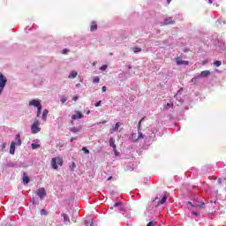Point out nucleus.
I'll use <instances>...</instances> for the list:
<instances>
[{
    "label": "nucleus",
    "mask_w": 226,
    "mask_h": 226,
    "mask_svg": "<svg viewBox=\"0 0 226 226\" xmlns=\"http://www.w3.org/2000/svg\"><path fill=\"white\" fill-rule=\"evenodd\" d=\"M63 167V159L60 157H54L51 159V166L55 170H57L58 166Z\"/></svg>",
    "instance_id": "obj_1"
},
{
    "label": "nucleus",
    "mask_w": 226,
    "mask_h": 226,
    "mask_svg": "<svg viewBox=\"0 0 226 226\" xmlns=\"http://www.w3.org/2000/svg\"><path fill=\"white\" fill-rule=\"evenodd\" d=\"M31 130H32V133L34 134L40 133L41 129L40 128V121H38V119H35L34 121V124L31 126Z\"/></svg>",
    "instance_id": "obj_2"
},
{
    "label": "nucleus",
    "mask_w": 226,
    "mask_h": 226,
    "mask_svg": "<svg viewBox=\"0 0 226 226\" xmlns=\"http://www.w3.org/2000/svg\"><path fill=\"white\" fill-rule=\"evenodd\" d=\"M175 61H176L177 66H181V65L188 66V64H190V62H189V61H185V60H183L182 55H181L180 56H177V57L175 58Z\"/></svg>",
    "instance_id": "obj_3"
},
{
    "label": "nucleus",
    "mask_w": 226,
    "mask_h": 226,
    "mask_svg": "<svg viewBox=\"0 0 226 226\" xmlns=\"http://www.w3.org/2000/svg\"><path fill=\"white\" fill-rule=\"evenodd\" d=\"M121 126H123V123L117 122V123L113 126V128H111V129L109 130V133H116V132H118V131H119V128H121Z\"/></svg>",
    "instance_id": "obj_4"
},
{
    "label": "nucleus",
    "mask_w": 226,
    "mask_h": 226,
    "mask_svg": "<svg viewBox=\"0 0 226 226\" xmlns=\"http://www.w3.org/2000/svg\"><path fill=\"white\" fill-rule=\"evenodd\" d=\"M29 107H36L37 109L41 107V102L38 100H32L28 103Z\"/></svg>",
    "instance_id": "obj_5"
},
{
    "label": "nucleus",
    "mask_w": 226,
    "mask_h": 226,
    "mask_svg": "<svg viewBox=\"0 0 226 226\" xmlns=\"http://www.w3.org/2000/svg\"><path fill=\"white\" fill-rule=\"evenodd\" d=\"M37 195L40 197V199H43V197L47 196V192L45 191V188L41 187L39 188L37 191Z\"/></svg>",
    "instance_id": "obj_6"
},
{
    "label": "nucleus",
    "mask_w": 226,
    "mask_h": 226,
    "mask_svg": "<svg viewBox=\"0 0 226 226\" xmlns=\"http://www.w3.org/2000/svg\"><path fill=\"white\" fill-rule=\"evenodd\" d=\"M176 24V21H174V18L169 17L164 19V26H172Z\"/></svg>",
    "instance_id": "obj_7"
},
{
    "label": "nucleus",
    "mask_w": 226,
    "mask_h": 226,
    "mask_svg": "<svg viewBox=\"0 0 226 226\" xmlns=\"http://www.w3.org/2000/svg\"><path fill=\"white\" fill-rule=\"evenodd\" d=\"M82 117H84V115H82L80 111H75V114L72 115V119L77 120L82 119Z\"/></svg>",
    "instance_id": "obj_8"
},
{
    "label": "nucleus",
    "mask_w": 226,
    "mask_h": 226,
    "mask_svg": "<svg viewBox=\"0 0 226 226\" xmlns=\"http://www.w3.org/2000/svg\"><path fill=\"white\" fill-rule=\"evenodd\" d=\"M129 140H131V142H137V140H139V135H137V133H132Z\"/></svg>",
    "instance_id": "obj_9"
},
{
    "label": "nucleus",
    "mask_w": 226,
    "mask_h": 226,
    "mask_svg": "<svg viewBox=\"0 0 226 226\" xmlns=\"http://www.w3.org/2000/svg\"><path fill=\"white\" fill-rule=\"evenodd\" d=\"M109 146L110 147H113V151H117L116 139H114V138H110Z\"/></svg>",
    "instance_id": "obj_10"
},
{
    "label": "nucleus",
    "mask_w": 226,
    "mask_h": 226,
    "mask_svg": "<svg viewBox=\"0 0 226 226\" xmlns=\"http://www.w3.org/2000/svg\"><path fill=\"white\" fill-rule=\"evenodd\" d=\"M97 29H98V24L96 23V21H92L90 26V31L94 32V31H96Z\"/></svg>",
    "instance_id": "obj_11"
},
{
    "label": "nucleus",
    "mask_w": 226,
    "mask_h": 226,
    "mask_svg": "<svg viewBox=\"0 0 226 226\" xmlns=\"http://www.w3.org/2000/svg\"><path fill=\"white\" fill-rule=\"evenodd\" d=\"M61 216L64 217V223H65V225H68V223H70V217L68 216V215L63 213L61 214Z\"/></svg>",
    "instance_id": "obj_12"
},
{
    "label": "nucleus",
    "mask_w": 226,
    "mask_h": 226,
    "mask_svg": "<svg viewBox=\"0 0 226 226\" xmlns=\"http://www.w3.org/2000/svg\"><path fill=\"white\" fill-rule=\"evenodd\" d=\"M29 176H27V173L24 172L23 173V183L24 185L29 184Z\"/></svg>",
    "instance_id": "obj_13"
},
{
    "label": "nucleus",
    "mask_w": 226,
    "mask_h": 226,
    "mask_svg": "<svg viewBox=\"0 0 226 226\" xmlns=\"http://www.w3.org/2000/svg\"><path fill=\"white\" fill-rule=\"evenodd\" d=\"M16 146H22V139H20V134L16 135Z\"/></svg>",
    "instance_id": "obj_14"
},
{
    "label": "nucleus",
    "mask_w": 226,
    "mask_h": 226,
    "mask_svg": "<svg viewBox=\"0 0 226 226\" xmlns=\"http://www.w3.org/2000/svg\"><path fill=\"white\" fill-rule=\"evenodd\" d=\"M15 146H16V143L12 141L11 143V147H10V154H15Z\"/></svg>",
    "instance_id": "obj_15"
},
{
    "label": "nucleus",
    "mask_w": 226,
    "mask_h": 226,
    "mask_svg": "<svg viewBox=\"0 0 226 226\" xmlns=\"http://www.w3.org/2000/svg\"><path fill=\"white\" fill-rule=\"evenodd\" d=\"M80 130H82L81 126H79V127H72V128L70 129V131L72 133H79V132H80Z\"/></svg>",
    "instance_id": "obj_16"
},
{
    "label": "nucleus",
    "mask_w": 226,
    "mask_h": 226,
    "mask_svg": "<svg viewBox=\"0 0 226 226\" xmlns=\"http://www.w3.org/2000/svg\"><path fill=\"white\" fill-rule=\"evenodd\" d=\"M211 75V72L209 71H203L200 72V77H209Z\"/></svg>",
    "instance_id": "obj_17"
},
{
    "label": "nucleus",
    "mask_w": 226,
    "mask_h": 226,
    "mask_svg": "<svg viewBox=\"0 0 226 226\" xmlns=\"http://www.w3.org/2000/svg\"><path fill=\"white\" fill-rule=\"evenodd\" d=\"M47 116H49V109H44L41 117L43 121H47Z\"/></svg>",
    "instance_id": "obj_18"
},
{
    "label": "nucleus",
    "mask_w": 226,
    "mask_h": 226,
    "mask_svg": "<svg viewBox=\"0 0 226 226\" xmlns=\"http://www.w3.org/2000/svg\"><path fill=\"white\" fill-rule=\"evenodd\" d=\"M77 75H79V73H77V72L72 71L68 79H75L77 77Z\"/></svg>",
    "instance_id": "obj_19"
},
{
    "label": "nucleus",
    "mask_w": 226,
    "mask_h": 226,
    "mask_svg": "<svg viewBox=\"0 0 226 226\" xmlns=\"http://www.w3.org/2000/svg\"><path fill=\"white\" fill-rule=\"evenodd\" d=\"M144 119H146V117H142L139 122L138 123V131L140 132V130H142L141 126H142V123L144 121Z\"/></svg>",
    "instance_id": "obj_20"
},
{
    "label": "nucleus",
    "mask_w": 226,
    "mask_h": 226,
    "mask_svg": "<svg viewBox=\"0 0 226 226\" xmlns=\"http://www.w3.org/2000/svg\"><path fill=\"white\" fill-rule=\"evenodd\" d=\"M164 202H167V195L163 194L162 200L159 201L158 206L163 204Z\"/></svg>",
    "instance_id": "obj_21"
},
{
    "label": "nucleus",
    "mask_w": 226,
    "mask_h": 226,
    "mask_svg": "<svg viewBox=\"0 0 226 226\" xmlns=\"http://www.w3.org/2000/svg\"><path fill=\"white\" fill-rule=\"evenodd\" d=\"M132 51L134 52V54H139V52H142V48L134 47L132 49Z\"/></svg>",
    "instance_id": "obj_22"
},
{
    "label": "nucleus",
    "mask_w": 226,
    "mask_h": 226,
    "mask_svg": "<svg viewBox=\"0 0 226 226\" xmlns=\"http://www.w3.org/2000/svg\"><path fill=\"white\" fill-rule=\"evenodd\" d=\"M138 139L139 140H142V139H144V134H142V130L138 131Z\"/></svg>",
    "instance_id": "obj_23"
},
{
    "label": "nucleus",
    "mask_w": 226,
    "mask_h": 226,
    "mask_svg": "<svg viewBox=\"0 0 226 226\" xmlns=\"http://www.w3.org/2000/svg\"><path fill=\"white\" fill-rule=\"evenodd\" d=\"M174 107V103L172 102H168L165 106L166 110H169V109H172Z\"/></svg>",
    "instance_id": "obj_24"
},
{
    "label": "nucleus",
    "mask_w": 226,
    "mask_h": 226,
    "mask_svg": "<svg viewBox=\"0 0 226 226\" xmlns=\"http://www.w3.org/2000/svg\"><path fill=\"white\" fill-rule=\"evenodd\" d=\"M31 147L32 149H38V147H40V144L32 143Z\"/></svg>",
    "instance_id": "obj_25"
},
{
    "label": "nucleus",
    "mask_w": 226,
    "mask_h": 226,
    "mask_svg": "<svg viewBox=\"0 0 226 226\" xmlns=\"http://www.w3.org/2000/svg\"><path fill=\"white\" fill-rule=\"evenodd\" d=\"M94 84H98L100 82V77L95 76L93 80Z\"/></svg>",
    "instance_id": "obj_26"
},
{
    "label": "nucleus",
    "mask_w": 226,
    "mask_h": 226,
    "mask_svg": "<svg viewBox=\"0 0 226 226\" xmlns=\"http://www.w3.org/2000/svg\"><path fill=\"white\" fill-rule=\"evenodd\" d=\"M41 106H39V108H37V117H40V116L41 115Z\"/></svg>",
    "instance_id": "obj_27"
},
{
    "label": "nucleus",
    "mask_w": 226,
    "mask_h": 226,
    "mask_svg": "<svg viewBox=\"0 0 226 226\" xmlns=\"http://www.w3.org/2000/svg\"><path fill=\"white\" fill-rule=\"evenodd\" d=\"M85 225L93 226V222H90V221L87 220V221H85Z\"/></svg>",
    "instance_id": "obj_28"
},
{
    "label": "nucleus",
    "mask_w": 226,
    "mask_h": 226,
    "mask_svg": "<svg viewBox=\"0 0 226 226\" xmlns=\"http://www.w3.org/2000/svg\"><path fill=\"white\" fill-rule=\"evenodd\" d=\"M156 225V222L154 221H150L147 226H154Z\"/></svg>",
    "instance_id": "obj_29"
},
{
    "label": "nucleus",
    "mask_w": 226,
    "mask_h": 226,
    "mask_svg": "<svg viewBox=\"0 0 226 226\" xmlns=\"http://www.w3.org/2000/svg\"><path fill=\"white\" fill-rule=\"evenodd\" d=\"M214 64L215 65V66H222V61H215V63H214Z\"/></svg>",
    "instance_id": "obj_30"
},
{
    "label": "nucleus",
    "mask_w": 226,
    "mask_h": 226,
    "mask_svg": "<svg viewBox=\"0 0 226 226\" xmlns=\"http://www.w3.org/2000/svg\"><path fill=\"white\" fill-rule=\"evenodd\" d=\"M82 151H84V153H86V154H89V149H87V147H83Z\"/></svg>",
    "instance_id": "obj_31"
},
{
    "label": "nucleus",
    "mask_w": 226,
    "mask_h": 226,
    "mask_svg": "<svg viewBox=\"0 0 226 226\" xmlns=\"http://www.w3.org/2000/svg\"><path fill=\"white\" fill-rule=\"evenodd\" d=\"M108 66L107 65H102L101 66L100 70H102V72H105V70H107Z\"/></svg>",
    "instance_id": "obj_32"
},
{
    "label": "nucleus",
    "mask_w": 226,
    "mask_h": 226,
    "mask_svg": "<svg viewBox=\"0 0 226 226\" xmlns=\"http://www.w3.org/2000/svg\"><path fill=\"white\" fill-rule=\"evenodd\" d=\"M123 203L122 202H117L114 204V207H119V206H122Z\"/></svg>",
    "instance_id": "obj_33"
},
{
    "label": "nucleus",
    "mask_w": 226,
    "mask_h": 226,
    "mask_svg": "<svg viewBox=\"0 0 226 226\" xmlns=\"http://www.w3.org/2000/svg\"><path fill=\"white\" fill-rule=\"evenodd\" d=\"M41 215H47V211H46L45 209H41Z\"/></svg>",
    "instance_id": "obj_34"
},
{
    "label": "nucleus",
    "mask_w": 226,
    "mask_h": 226,
    "mask_svg": "<svg viewBox=\"0 0 226 226\" xmlns=\"http://www.w3.org/2000/svg\"><path fill=\"white\" fill-rule=\"evenodd\" d=\"M100 105H102V101H99L94 104L95 107H100Z\"/></svg>",
    "instance_id": "obj_35"
},
{
    "label": "nucleus",
    "mask_w": 226,
    "mask_h": 226,
    "mask_svg": "<svg viewBox=\"0 0 226 226\" xmlns=\"http://www.w3.org/2000/svg\"><path fill=\"white\" fill-rule=\"evenodd\" d=\"M102 93H105V91H107V87H102Z\"/></svg>",
    "instance_id": "obj_36"
},
{
    "label": "nucleus",
    "mask_w": 226,
    "mask_h": 226,
    "mask_svg": "<svg viewBox=\"0 0 226 226\" xmlns=\"http://www.w3.org/2000/svg\"><path fill=\"white\" fill-rule=\"evenodd\" d=\"M62 54H68V49H64L63 51H62Z\"/></svg>",
    "instance_id": "obj_37"
},
{
    "label": "nucleus",
    "mask_w": 226,
    "mask_h": 226,
    "mask_svg": "<svg viewBox=\"0 0 226 226\" xmlns=\"http://www.w3.org/2000/svg\"><path fill=\"white\" fill-rule=\"evenodd\" d=\"M72 100H73V102H77V100H79V96H74V97L72 98Z\"/></svg>",
    "instance_id": "obj_38"
},
{
    "label": "nucleus",
    "mask_w": 226,
    "mask_h": 226,
    "mask_svg": "<svg viewBox=\"0 0 226 226\" xmlns=\"http://www.w3.org/2000/svg\"><path fill=\"white\" fill-rule=\"evenodd\" d=\"M73 140H77V138H71L70 142H73Z\"/></svg>",
    "instance_id": "obj_39"
},
{
    "label": "nucleus",
    "mask_w": 226,
    "mask_h": 226,
    "mask_svg": "<svg viewBox=\"0 0 226 226\" xmlns=\"http://www.w3.org/2000/svg\"><path fill=\"white\" fill-rule=\"evenodd\" d=\"M61 102H62V103H66V99H64H64H61Z\"/></svg>",
    "instance_id": "obj_40"
},
{
    "label": "nucleus",
    "mask_w": 226,
    "mask_h": 226,
    "mask_svg": "<svg viewBox=\"0 0 226 226\" xmlns=\"http://www.w3.org/2000/svg\"><path fill=\"white\" fill-rule=\"evenodd\" d=\"M106 123H107V121H103V122L98 123V124H105Z\"/></svg>",
    "instance_id": "obj_41"
},
{
    "label": "nucleus",
    "mask_w": 226,
    "mask_h": 226,
    "mask_svg": "<svg viewBox=\"0 0 226 226\" xmlns=\"http://www.w3.org/2000/svg\"><path fill=\"white\" fill-rule=\"evenodd\" d=\"M2 147H3V149H5V148H6V143H4V144L2 145Z\"/></svg>",
    "instance_id": "obj_42"
},
{
    "label": "nucleus",
    "mask_w": 226,
    "mask_h": 226,
    "mask_svg": "<svg viewBox=\"0 0 226 226\" xmlns=\"http://www.w3.org/2000/svg\"><path fill=\"white\" fill-rule=\"evenodd\" d=\"M202 206H204V203L201 204V205H196L195 207H202Z\"/></svg>",
    "instance_id": "obj_43"
},
{
    "label": "nucleus",
    "mask_w": 226,
    "mask_h": 226,
    "mask_svg": "<svg viewBox=\"0 0 226 226\" xmlns=\"http://www.w3.org/2000/svg\"><path fill=\"white\" fill-rule=\"evenodd\" d=\"M172 0H167V3H168V4H170V2H171Z\"/></svg>",
    "instance_id": "obj_44"
},
{
    "label": "nucleus",
    "mask_w": 226,
    "mask_h": 226,
    "mask_svg": "<svg viewBox=\"0 0 226 226\" xmlns=\"http://www.w3.org/2000/svg\"><path fill=\"white\" fill-rule=\"evenodd\" d=\"M208 3H209L210 4H213V1H212V0H208Z\"/></svg>",
    "instance_id": "obj_45"
},
{
    "label": "nucleus",
    "mask_w": 226,
    "mask_h": 226,
    "mask_svg": "<svg viewBox=\"0 0 226 226\" xmlns=\"http://www.w3.org/2000/svg\"><path fill=\"white\" fill-rule=\"evenodd\" d=\"M87 114H91V110L87 111Z\"/></svg>",
    "instance_id": "obj_46"
},
{
    "label": "nucleus",
    "mask_w": 226,
    "mask_h": 226,
    "mask_svg": "<svg viewBox=\"0 0 226 226\" xmlns=\"http://www.w3.org/2000/svg\"><path fill=\"white\" fill-rule=\"evenodd\" d=\"M110 179H112V177H109L108 178V181H110Z\"/></svg>",
    "instance_id": "obj_47"
},
{
    "label": "nucleus",
    "mask_w": 226,
    "mask_h": 226,
    "mask_svg": "<svg viewBox=\"0 0 226 226\" xmlns=\"http://www.w3.org/2000/svg\"><path fill=\"white\" fill-rule=\"evenodd\" d=\"M188 204H190L191 206H192V207H193V204H192V202L188 201Z\"/></svg>",
    "instance_id": "obj_48"
},
{
    "label": "nucleus",
    "mask_w": 226,
    "mask_h": 226,
    "mask_svg": "<svg viewBox=\"0 0 226 226\" xmlns=\"http://www.w3.org/2000/svg\"><path fill=\"white\" fill-rule=\"evenodd\" d=\"M72 167H75V162H72Z\"/></svg>",
    "instance_id": "obj_49"
},
{
    "label": "nucleus",
    "mask_w": 226,
    "mask_h": 226,
    "mask_svg": "<svg viewBox=\"0 0 226 226\" xmlns=\"http://www.w3.org/2000/svg\"><path fill=\"white\" fill-rule=\"evenodd\" d=\"M192 215H197V213H195V212H192Z\"/></svg>",
    "instance_id": "obj_50"
},
{
    "label": "nucleus",
    "mask_w": 226,
    "mask_h": 226,
    "mask_svg": "<svg viewBox=\"0 0 226 226\" xmlns=\"http://www.w3.org/2000/svg\"><path fill=\"white\" fill-rule=\"evenodd\" d=\"M185 52H188V49H185Z\"/></svg>",
    "instance_id": "obj_51"
},
{
    "label": "nucleus",
    "mask_w": 226,
    "mask_h": 226,
    "mask_svg": "<svg viewBox=\"0 0 226 226\" xmlns=\"http://www.w3.org/2000/svg\"><path fill=\"white\" fill-rule=\"evenodd\" d=\"M132 66H129V70H131Z\"/></svg>",
    "instance_id": "obj_52"
},
{
    "label": "nucleus",
    "mask_w": 226,
    "mask_h": 226,
    "mask_svg": "<svg viewBox=\"0 0 226 226\" xmlns=\"http://www.w3.org/2000/svg\"><path fill=\"white\" fill-rule=\"evenodd\" d=\"M195 79H197V78H193L192 80H194Z\"/></svg>",
    "instance_id": "obj_53"
},
{
    "label": "nucleus",
    "mask_w": 226,
    "mask_h": 226,
    "mask_svg": "<svg viewBox=\"0 0 226 226\" xmlns=\"http://www.w3.org/2000/svg\"><path fill=\"white\" fill-rule=\"evenodd\" d=\"M158 199V197L155 198V200Z\"/></svg>",
    "instance_id": "obj_54"
}]
</instances>
